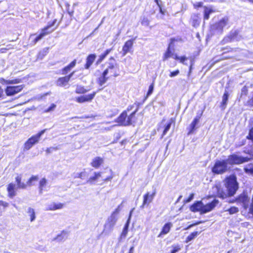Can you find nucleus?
<instances>
[{
	"instance_id": "nucleus-1",
	"label": "nucleus",
	"mask_w": 253,
	"mask_h": 253,
	"mask_svg": "<svg viewBox=\"0 0 253 253\" xmlns=\"http://www.w3.org/2000/svg\"><path fill=\"white\" fill-rule=\"evenodd\" d=\"M224 190L220 183L215 184L212 189L214 193V196L222 199L233 197L239 189V183L235 174H232L225 177L223 180Z\"/></svg>"
},
{
	"instance_id": "nucleus-2",
	"label": "nucleus",
	"mask_w": 253,
	"mask_h": 253,
	"mask_svg": "<svg viewBox=\"0 0 253 253\" xmlns=\"http://www.w3.org/2000/svg\"><path fill=\"white\" fill-rule=\"evenodd\" d=\"M134 108L133 105H129L127 108L124 110L119 116L115 119L114 122L119 126H134L137 122L136 113L138 109H136L132 112L131 110Z\"/></svg>"
},
{
	"instance_id": "nucleus-3",
	"label": "nucleus",
	"mask_w": 253,
	"mask_h": 253,
	"mask_svg": "<svg viewBox=\"0 0 253 253\" xmlns=\"http://www.w3.org/2000/svg\"><path fill=\"white\" fill-rule=\"evenodd\" d=\"M120 70L118 65L116 63H109L108 66L102 72L101 76L97 79V84L103 85L108 79L116 78L120 75Z\"/></svg>"
},
{
	"instance_id": "nucleus-4",
	"label": "nucleus",
	"mask_w": 253,
	"mask_h": 253,
	"mask_svg": "<svg viewBox=\"0 0 253 253\" xmlns=\"http://www.w3.org/2000/svg\"><path fill=\"white\" fill-rule=\"evenodd\" d=\"M244 153L249 156L244 157L233 153L228 156L226 160L228 164L231 166L240 165L252 160L253 159V149L250 150L244 151Z\"/></svg>"
},
{
	"instance_id": "nucleus-5",
	"label": "nucleus",
	"mask_w": 253,
	"mask_h": 253,
	"mask_svg": "<svg viewBox=\"0 0 253 253\" xmlns=\"http://www.w3.org/2000/svg\"><path fill=\"white\" fill-rule=\"evenodd\" d=\"M218 203V201L215 199L206 205H204L201 201H196L190 206L189 209L192 212L204 214L212 211Z\"/></svg>"
},
{
	"instance_id": "nucleus-6",
	"label": "nucleus",
	"mask_w": 253,
	"mask_h": 253,
	"mask_svg": "<svg viewBox=\"0 0 253 253\" xmlns=\"http://www.w3.org/2000/svg\"><path fill=\"white\" fill-rule=\"evenodd\" d=\"M226 160H216L211 168V172L214 175L223 174L229 170Z\"/></svg>"
},
{
	"instance_id": "nucleus-7",
	"label": "nucleus",
	"mask_w": 253,
	"mask_h": 253,
	"mask_svg": "<svg viewBox=\"0 0 253 253\" xmlns=\"http://www.w3.org/2000/svg\"><path fill=\"white\" fill-rule=\"evenodd\" d=\"M46 129H42L39 131L37 134L32 135L24 143L23 148L24 150H29L35 144L38 143L41 138V136L45 132Z\"/></svg>"
},
{
	"instance_id": "nucleus-8",
	"label": "nucleus",
	"mask_w": 253,
	"mask_h": 253,
	"mask_svg": "<svg viewBox=\"0 0 253 253\" xmlns=\"http://www.w3.org/2000/svg\"><path fill=\"white\" fill-rule=\"evenodd\" d=\"M193 6L195 9H198L200 7L204 8L203 17L205 20H208L210 18V14L216 11L215 10L213 9L211 7L203 6V2L202 1L196 2L193 3Z\"/></svg>"
},
{
	"instance_id": "nucleus-9",
	"label": "nucleus",
	"mask_w": 253,
	"mask_h": 253,
	"mask_svg": "<svg viewBox=\"0 0 253 253\" xmlns=\"http://www.w3.org/2000/svg\"><path fill=\"white\" fill-rule=\"evenodd\" d=\"M156 192L155 190L152 192L147 191L143 196V201L142 204L140 206L141 209L148 207L149 204L152 202L156 195Z\"/></svg>"
},
{
	"instance_id": "nucleus-10",
	"label": "nucleus",
	"mask_w": 253,
	"mask_h": 253,
	"mask_svg": "<svg viewBox=\"0 0 253 253\" xmlns=\"http://www.w3.org/2000/svg\"><path fill=\"white\" fill-rule=\"evenodd\" d=\"M23 88V85L7 86L5 88V92L7 96H11L20 92Z\"/></svg>"
},
{
	"instance_id": "nucleus-11",
	"label": "nucleus",
	"mask_w": 253,
	"mask_h": 253,
	"mask_svg": "<svg viewBox=\"0 0 253 253\" xmlns=\"http://www.w3.org/2000/svg\"><path fill=\"white\" fill-rule=\"evenodd\" d=\"M75 71H73L70 73L69 75L58 78L56 81V84L58 86L62 87L67 85L71 78L74 75Z\"/></svg>"
},
{
	"instance_id": "nucleus-12",
	"label": "nucleus",
	"mask_w": 253,
	"mask_h": 253,
	"mask_svg": "<svg viewBox=\"0 0 253 253\" xmlns=\"http://www.w3.org/2000/svg\"><path fill=\"white\" fill-rule=\"evenodd\" d=\"M178 41L179 40L178 39L174 38L170 39L169 43V44L168 47L163 57V61H166L172 55V50L173 49L174 42Z\"/></svg>"
},
{
	"instance_id": "nucleus-13",
	"label": "nucleus",
	"mask_w": 253,
	"mask_h": 253,
	"mask_svg": "<svg viewBox=\"0 0 253 253\" xmlns=\"http://www.w3.org/2000/svg\"><path fill=\"white\" fill-rule=\"evenodd\" d=\"M239 36V32L238 31H235L234 32H230L229 35L224 37L221 41V43L225 44L229 42H231L232 41L237 39Z\"/></svg>"
},
{
	"instance_id": "nucleus-14",
	"label": "nucleus",
	"mask_w": 253,
	"mask_h": 253,
	"mask_svg": "<svg viewBox=\"0 0 253 253\" xmlns=\"http://www.w3.org/2000/svg\"><path fill=\"white\" fill-rule=\"evenodd\" d=\"M96 94V91L86 95H81L76 98V101L79 103H83L86 102H91L94 98Z\"/></svg>"
},
{
	"instance_id": "nucleus-15",
	"label": "nucleus",
	"mask_w": 253,
	"mask_h": 253,
	"mask_svg": "<svg viewBox=\"0 0 253 253\" xmlns=\"http://www.w3.org/2000/svg\"><path fill=\"white\" fill-rule=\"evenodd\" d=\"M203 112H202L199 115L196 116L192 122L189 125V127H188V134H190L193 133L198 128V126H197L199 124L200 122V120L201 118V116L202 115Z\"/></svg>"
},
{
	"instance_id": "nucleus-16",
	"label": "nucleus",
	"mask_w": 253,
	"mask_h": 253,
	"mask_svg": "<svg viewBox=\"0 0 253 253\" xmlns=\"http://www.w3.org/2000/svg\"><path fill=\"white\" fill-rule=\"evenodd\" d=\"M237 203L242 204L243 208L245 210V206L249 203L250 198L246 192H243L237 197Z\"/></svg>"
},
{
	"instance_id": "nucleus-17",
	"label": "nucleus",
	"mask_w": 253,
	"mask_h": 253,
	"mask_svg": "<svg viewBox=\"0 0 253 253\" xmlns=\"http://www.w3.org/2000/svg\"><path fill=\"white\" fill-rule=\"evenodd\" d=\"M134 39L126 41L122 47V56H125L127 53L131 52L133 45Z\"/></svg>"
},
{
	"instance_id": "nucleus-18",
	"label": "nucleus",
	"mask_w": 253,
	"mask_h": 253,
	"mask_svg": "<svg viewBox=\"0 0 253 253\" xmlns=\"http://www.w3.org/2000/svg\"><path fill=\"white\" fill-rule=\"evenodd\" d=\"M58 27V25H57L54 28L51 29L50 31H46L43 28L42 29L41 32L37 35L36 38L33 40L32 43L33 44H35L38 42L42 39L45 36L51 33L53 31H54Z\"/></svg>"
},
{
	"instance_id": "nucleus-19",
	"label": "nucleus",
	"mask_w": 253,
	"mask_h": 253,
	"mask_svg": "<svg viewBox=\"0 0 253 253\" xmlns=\"http://www.w3.org/2000/svg\"><path fill=\"white\" fill-rule=\"evenodd\" d=\"M16 185L12 183H9L6 187V190L7 192V196L10 198H13L17 194Z\"/></svg>"
},
{
	"instance_id": "nucleus-20",
	"label": "nucleus",
	"mask_w": 253,
	"mask_h": 253,
	"mask_svg": "<svg viewBox=\"0 0 253 253\" xmlns=\"http://www.w3.org/2000/svg\"><path fill=\"white\" fill-rule=\"evenodd\" d=\"M96 56L94 53L88 55L86 58L85 63L84 65L85 69H89L96 59Z\"/></svg>"
},
{
	"instance_id": "nucleus-21",
	"label": "nucleus",
	"mask_w": 253,
	"mask_h": 253,
	"mask_svg": "<svg viewBox=\"0 0 253 253\" xmlns=\"http://www.w3.org/2000/svg\"><path fill=\"white\" fill-rule=\"evenodd\" d=\"M77 64V60L74 59L68 65L63 67L61 70V74L66 75Z\"/></svg>"
},
{
	"instance_id": "nucleus-22",
	"label": "nucleus",
	"mask_w": 253,
	"mask_h": 253,
	"mask_svg": "<svg viewBox=\"0 0 253 253\" xmlns=\"http://www.w3.org/2000/svg\"><path fill=\"white\" fill-rule=\"evenodd\" d=\"M103 159L100 157H96L92 160L90 165L95 169H98L103 163Z\"/></svg>"
},
{
	"instance_id": "nucleus-23",
	"label": "nucleus",
	"mask_w": 253,
	"mask_h": 253,
	"mask_svg": "<svg viewBox=\"0 0 253 253\" xmlns=\"http://www.w3.org/2000/svg\"><path fill=\"white\" fill-rule=\"evenodd\" d=\"M172 226V224L171 222H167L164 224L162 227L161 232L158 235V237H161L163 235L168 234Z\"/></svg>"
},
{
	"instance_id": "nucleus-24",
	"label": "nucleus",
	"mask_w": 253,
	"mask_h": 253,
	"mask_svg": "<svg viewBox=\"0 0 253 253\" xmlns=\"http://www.w3.org/2000/svg\"><path fill=\"white\" fill-rule=\"evenodd\" d=\"M201 22V18L199 14H193L191 17V23L193 27L197 28L199 26Z\"/></svg>"
},
{
	"instance_id": "nucleus-25",
	"label": "nucleus",
	"mask_w": 253,
	"mask_h": 253,
	"mask_svg": "<svg viewBox=\"0 0 253 253\" xmlns=\"http://www.w3.org/2000/svg\"><path fill=\"white\" fill-rule=\"evenodd\" d=\"M15 179L18 188L25 189L27 188V184L22 182V176L20 174H18Z\"/></svg>"
},
{
	"instance_id": "nucleus-26",
	"label": "nucleus",
	"mask_w": 253,
	"mask_h": 253,
	"mask_svg": "<svg viewBox=\"0 0 253 253\" xmlns=\"http://www.w3.org/2000/svg\"><path fill=\"white\" fill-rule=\"evenodd\" d=\"M229 96V94L227 91H225L222 95V99L220 105L222 110H224L226 108Z\"/></svg>"
},
{
	"instance_id": "nucleus-27",
	"label": "nucleus",
	"mask_w": 253,
	"mask_h": 253,
	"mask_svg": "<svg viewBox=\"0 0 253 253\" xmlns=\"http://www.w3.org/2000/svg\"><path fill=\"white\" fill-rule=\"evenodd\" d=\"M101 176V172H94L93 175L90 176L87 180L86 183L89 184H93L97 181L98 178Z\"/></svg>"
},
{
	"instance_id": "nucleus-28",
	"label": "nucleus",
	"mask_w": 253,
	"mask_h": 253,
	"mask_svg": "<svg viewBox=\"0 0 253 253\" xmlns=\"http://www.w3.org/2000/svg\"><path fill=\"white\" fill-rule=\"evenodd\" d=\"M64 206V204L62 203H52L49 205L47 208L48 211H55L62 209Z\"/></svg>"
},
{
	"instance_id": "nucleus-29",
	"label": "nucleus",
	"mask_w": 253,
	"mask_h": 253,
	"mask_svg": "<svg viewBox=\"0 0 253 253\" xmlns=\"http://www.w3.org/2000/svg\"><path fill=\"white\" fill-rule=\"evenodd\" d=\"M245 210H248V214L253 218V194L250 203L245 205Z\"/></svg>"
},
{
	"instance_id": "nucleus-30",
	"label": "nucleus",
	"mask_w": 253,
	"mask_h": 253,
	"mask_svg": "<svg viewBox=\"0 0 253 253\" xmlns=\"http://www.w3.org/2000/svg\"><path fill=\"white\" fill-rule=\"evenodd\" d=\"M112 50L113 48H108L105 50L99 55L97 60V63L101 62Z\"/></svg>"
},
{
	"instance_id": "nucleus-31",
	"label": "nucleus",
	"mask_w": 253,
	"mask_h": 253,
	"mask_svg": "<svg viewBox=\"0 0 253 253\" xmlns=\"http://www.w3.org/2000/svg\"><path fill=\"white\" fill-rule=\"evenodd\" d=\"M175 123V119L174 118H171L169 122H168V123L167 124V125L165 126L164 129L163 130V132L162 134L161 137L163 138L168 132V131L169 130L171 125L172 123Z\"/></svg>"
},
{
	"instance_id": "nucleus-32",
	"label": "nucleus",
	"mask_w": 253,
	"mask_h": 253,
	"mask_svg": "<svg viewBox=\"0 0 253 253\" xmlns=\"http://www.w3.org/2000/svg\"><path fill=\"white\" fill-rule=\"evenodd\" d=\"M47 183V180L45 178H42L39 183V193H42Z\"/></svg>"
},
{
	"instance_id": "nucleus-33",
	"label": "nucleus",
	"mask_w": 253,
	"mask_h": 253,
	"mask_svg": "<svg viewBox=\"0 0 253 253\" xmlns=\"http://www.w3.org/2000/svg\"><path fill=\"white\" fill-rule=\"evenodd\" d=\"M39 179L38 175H32L27 181V186H31L34 185L33 182L37 181Z\"/></svg>"
},
{
	"instance_id": "nucleus-34",
	"label": "nucleus",
	"mask_w": 253,
	"mask_h": 253,
	"mask_svg": "<svg viewBox=\"0 0 253 253\" xmlns=\"http://www.w3.org/2000/svg\"><path fill=\"white\" fill-rule=\"evenodd\" d=\"M48 52V48H45L40 51L37 55V58L39 59H42L46 56Z\"/></svg>"
},
{
	"instance_id": "nucleus-35",
	"label": "nucleus",
	"mask_w": 253,
	"mask_h": 253,
	"mask_svg": "<svg viewBox=\"0 0 253 253\" xmlns=\"http://www.w3.org/2000/svg\"><path fill=\"white\" fill-rule=\"evenodd\" d=\"M88 91V90L85 88L83 86H77L75 90V92L77 94H83L85 93Z\"/></svg>"
},
{
	"instance_id": "nucleus-36",
	"label": "nucleus",
	"mask_w": 253,
	"mask_h": 253,
	"mask_svg": "<svg viewBox=\"0 0 253 253\" xmlns=\"http://www.w3.org/2000/svg\"><path fill=\"white\" fill-rule=\"evenodd\" d=\"M9 204L6 202L0 200V216L1 215L2 212L4 211L5 208L8 207Z\"/></svg>"
},
{
	"instance_id": "nucleus-37",
	"label": "nucleus",
	"mask_w": 253,
	"mask_h": 253,
	"mask_svg": "<svg viewBox=\"0 0 253 253\" xmlns=\"http://www.w3.org/2000/svg\"><path fill=\"white\" fill-rule=\"evenodd\" d=\"M171 250L169 253H176L181 250L182 246L178 244L173 245L171 246Z\"/></svg>"
},
{
	"instance_id": "nucleus-38",
	"label": "nucleus",
	"mask_w": 253,
	"mask_h": 253,
	"mask_svg": "<svg viewBox=\"0 0 253 253\" xmlns=\"http://www.w3.org/2000/svg\"><path fill=\"white\" fill-rule=\"evenodd\" d=\"M88 177V173L85 171V169H84L83 171H81L77 174V175L76 176L75 178H79L82 179H84Z\"/></svg>"
},
{
	"instance_id": "nucleus-39",
	"label": "nucleus",
	"mask_w": 253,
	"mask_h": 253,
	"mask_svg": "<svg viewBox=\"0 0 253 253\" xmlns=\"http://www.w3.org/2000/svg\"><path fill=\"white\" fill-rule=\"evenodd\" d=\"M199 233L197 231H194L192 232L189 235H188L185 240V242L188 243L192 240L195 237H196Z\"/></svg>"
},
{
	"instance_id": "nucleus-40",
	"label": "nucleus",
	"mask_w": 253,
	"mask_h": 253,
	"mask_svg": "<svg viewBox=\"0 0 253 253\" xmlns=\"http://www.w3.org/2000/svg\"><path fill=\"white\" fill-rule=\"evenodd\" d=\"M123 133L121 132L115 133L114 134V139L111 143L114 144L117 143L122 137Z\"/></svg>"
},
{
	"instance_id": "nucleus-41",
	"label": "nucleus",
	"mask_w": 253,
	"mask_h": 253,
	"mask_svg": "<svg viewBox=\"0 0 253 253\" xmlns=\"http://www.w3.org/2000/svg\"><path fill=\"white\" fill-rule=\"evenodd\" d=\"M28 212L30 217V221H34L36 218L35 212L34 211V210L32 208H29L28 210Z\"/></svg>"
},
{
	"instance_id": "nucleus-42",
	"label": "nucleus",
	"mask_w": 253,
	"mask_h": 253,
	"mask_svg": "<svg viewBox=\"0 0 253 253\" xmlns=\"http://www.w3.org/2000/svg\"><path fill=\"white\" fill-rule=\"evenodd\" d=\"M190 64L189 67V70H188V74H187V75L188 77H189L192 73L193 66H194V62H195V59L193 57L190 58Z\"/></svg>"
},
{
	"instance_id": "nucleus-43",
	"label": "nucleus",
	"mask_w": 253,
	"mask_h": 253,
	"mask_svg": "<svg viewBox=\"0 0 253 253\" xmlns=\"http://www.w3.org/2000/svg\"><path fill=\"white\" fill-rule=\"evenodd\" d=\"M226 211H228L230 214H233L237 213L239 211V209L235 206H232L227 210Z\"/></svg>"
},
{
	"instance_id": "nucleus-44",
	"label": "nucleus",
	"mask_w": 253,
	"mask_h": 253,
	"mask_svg": "<svg viewBox=\"0 0 253 253\" xmlns=\"http://www.w3.org/2000/svg\"><path fill=\"white\" fill-rule=\"evenodd\" d=\"M246 139L251 140L253 142V126H252L249 128V133L246 136Z\"/></svg>"
},
{
	"instance_id": "nucleus-45",
	"label": "nucleus",
	"mask_w": 253,
	"mask_h": 253,
	"mask_svg": "<svg viewBox=\"0 0 253 253\" xmlns=\"http://www.w3.org/2000/svg\"><path fill=\"white\" fill-rule=\"evenodd\" d=\"M109 171H110V175H109L108 176L106 177L105 178L103 179V182L110 181L113 179V178L114 177L115 174H114V172H113V171L111 169H110Z\"/></svg>"
},
{
	"instance_id": "nucleus-46",
	"label": "nucleus",
	"mask_w": 253,
	"mask_h": 253,
	"mask_svg": "<svg viewBox=\"0 0 253 253\" xmlns=\"http://www.w3.org/2000/svg\"><path fill=\"white\" fill-rule=\"evenodd\" d=\"M58 149H59V147L57 146L50 147L49 148H47L46 149V150H45V152L47 155H48L54 151H57Z\"/></svg>"
},
{
	"instance_id": "nucleus-47",
	"label": "nucleus",
	"mask_w": 253,
	"mask_h": 253,
	"mask_svg": "<svg viewBox=\"0 0 253 253\" xmlns=\"http://www.w3.org/2000/svg\"><path fill=\"white\" fill-rule=\"evenodd\" d=\"M56 22L57 20L54 19L51 22L49 23L46 26L44 27L43 28L46 31H50L51 30H49L50 28L53 26L56 23Z\"/></svg>"
},
{
	"instance_id": "nucleus-48",
	"label": "nucleus",
	"mask_w": 253,
	"mask_h": 253,
	"mask_svg": "<svg viewBox=\"0 0 253 253\" xmlns=\"http://www.w3.org/2000/svg\"><path fill=\"white\" fill-rule=\"evenodd\" d=\"M154 82L149 85L148 90L147 92L145 98L148 97L153 92L154 90Z\"/></svg>"
},
{
	"instance_id": "nucleus-49",
	"label": "nucleus",
	"mask_w": 253,
	"mask_h": 253,
	"mask_svg": "<svg viewBox=\"0 0 253 253\" xmlns=\"http://www.w3.org/2000/svg\"><path fill=\"white\" fill-rule=\"evenodd\" d=\"M128 222H127L124 226L123 231L121 234V236L125 237L128 232Z\"/></svg>"
},
{
	"instance_id": "nucleus-50",
	"label": "nucleus",
	"mask_w": 253,
	"mask_h": 253,
	"mask_svg": "<svg viewBox=\"0 0 253 253\" xmlns=\"http://www.w3.org/2000/svg\"><path fill=\"white\" fill-rule=\"evenodd\" d=\"M141 24L143 26H147L150 24V20L148 18L144 17L141 21Z\"/></svg>"
},
{
	"instance_id": "nucleus-51",
	"label": "nucleus",
	"mask_w": 253,
	"mask_h": 253,
	"mask_svg": "<svg viewBox=\"0 0 253 253\" xmlns=\"http://www.w3.org/2000/svg\"><path fill=\"white\" fill-rule=\"evenodd\" d=\"M227 24V20L225 19L220 20L218 22V25L219 27L223 28Z\"/></svg>"
},
{
	"instance_id": "nucleus-52",
	"label": "nucleus",
	"mask_w": 253,
	"mask_h": 253,
	"mask_svg": "<svg viewBox=\"0 0 253 253\" xmlns=\"http://www.w3.org/2000/svg\"><path fill=\"white\" fill-rule=\"evenodd\" d=\"M56 107V105L55 104L52 103L50 105V106L48 108H47L46 109H45L44 111V112L47 113V112H51L55 109Z\"/></svg>"
},
{
	"instance_id": "nucleus-53",
	"label": "nucleus",
	"mask_w": 253,
	"mask_h": 253,
	"mask_svg": "<svg viewBox=\"0 0 253 253\" xmlns=\"http://www.w3.org/2000/svg\"><path fill=\"white\" fill-rule=\"evenodd\" d=\"M67 233L65 231H62L60 234H59L56 237V239H59V240H62L64 238H66L67 237Z\"/></svg>"
},
{
	"instance_id": "nucleus-54",
	"label": "nucleus",
	"mask_w": 253,
	"mask_h": 253,
	"mask_svg": "<svg viewBox=\"0 0 253 253\" xmlns=\"http://www.w3.org/2000/svg\"><path fill=\"white\" fill-rule=\"evenodd\" d=\"M179 70L178 69L175 70L171 72L169 76L171 78L177 76L179 74Z\"/></svg>"
},
{
	"instance_id": "nucleus-55",
	"label": "nucleus",
	"mask_w": 253,
	"mask_h": 253,
	"mask_svg": "<svg viewBox=\"0 0 253 253\" xmlns=\"http://www.w3.org/2000/svg\"><path fill=\"white\" fill-rule=\"evenodd\" d=\"M193 198H194V194L193 193L190 194L188 198L184 199V203H187L190 202L193 199Z\"/></svg>"
},
{
	"instance_id": "nucleus-56",
	"label": "nucleus",
	"mask_w": 253,
	"mask_h": 253,
	"mask_svg": "<svg viewBox=\"0 0 253 253\" xmlns=\"http://www.w3.org/2000/svg\"><path fill=\"white\" fill-rule=\"evenodd\" d=\"M248 94V88L245 86H244L241 90V95L246 96Z\"/></svg>"
},
{
	"instance_id": "nucleus-57",
	"label": "nucleus",
	"mask_w": 253,
	"mask_h": 253,
	"mask_svg": "<svg viewBox=\"0 0 253 253\" xmlns=\"http://www.w3.org/2000/svg\"><path fill=\"white\" fill-rule=\"evenodd\" d=\"M188 59V58L186 57L185 56H181L179 57V62L184 64V65H187L185 61Z\"/></svg>"
},
{
	"instance_id": "nucleus-58",
	"label": "nucleus",
	"mask_w": 253,
	"mask_h": 253,
	"mask_svg": "<svg viewBox=\"0 0 253 253\" xmlns=\"http://www.w3.org/2000/svg\"><path fill=\"white\" fill-rule=\"evenodd\" d=\"M19 82V81L18 79H15L12 80H8L6 81V84H17Z\"/></svg>"
},
{
	"instance_id": "nucleus-59",
	"label": "nucleus",
	"mask_w": 253,
	"mask_h": 253,
	"mask_svg": "<svg viewBox=\"0 0 253 253\" xmlns=\"http://www.w3.org/2000/svg\"><path fill=\"white\" fill-rule=\"evenodd\" d=\"M129 141L127 138L124 139L121 141H120V143L122 146L125 147V146L128 143Z\"/></svg>"
},
{
	"instance_id": "nucleus-60",
	"label": "nucleus",
	"mask_w": 253,
	"mask_h": 253,
	"mask_svg": "<svg viewBox=\"0 0 253 253\" xmlns=\"http://www.w3.org/2000/svg\"><path fill=\"white\" fill-rule=\"evenodd\" d=\"M244 171L248 173H250L253 175V167L250 169L248 168H244Z\"/></svg>"
},
{
	"instance_id": "nucleus-61",
	"label": "nucleus",
	"mask_w": 253,
	"mask_h": 253,
	"mask_svg": "<svg viewBox=\"0 0 253 253\" xmlns=\"http://www.w3.org/2000/svg\"><path fill=\"white\" fill-rule=\"evenodd\" d=\"M201 223H202L201 221H198V222L192 223L191 224H190L186 228H185V230L188 229L190 228L191 227H193V226H194L195 225H198V224H200Z\"/></svg>"
},
{
	"instance_id": "nucleus-62",
	"label": "nucleus",
	"mask_w": 253,
	"mask_h": 253,
	"mask_svg": "<svg viewBox=\"0 0 253 253\" xmlns=\"http://www.w3.org/2000/svg\"><path fill=\"white\" fill-rule=\"evenodd\" d=\"M121 211L120 206H118V207L115 210V211L112 213V215L117 214L119 212Z\"/></svg>"
},
{
	"instance_id": "nucleus-63",
	"label": "nucleus",
	"mask_w": 253,
	"mask_h": 253,
	"mask_svg": "<svg viewBox=\"0 0 253 253\" xmlns=\"http://www.w3.org/2000/svg\"><path fill=\"white\" fill-rule=\"evenodd\" d=\"M228 49V50L227 51V52H232L233 50V48L230 47H229V46H226L225 47H223V48H222L221 49L222 50H224V49ZM226 53V52H223V53Z\"/></svg>"
},
{
	"instance_id": "nucleus-64",
	"label": "nucleus",
	"mask_w": 253,
	"mask_h": 253,
	"mask_svg": "<svg viewBox=\"0 0 253 253\" xmlns=\"http://www.w3.org/2000/svg\"><path fill=\"white\" fill-rule=\"evenodd\" d=\"M155 2L156 3L157 5H158V7H160V5H162L161 3V0H154Z\"/></svg>"
}]
</instances>
